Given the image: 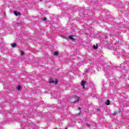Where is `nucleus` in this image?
<instances>
[{"instance_id":"1","label":"nucleus","mask_w":129,"mask_h":129,"mask_svg":"<svg viewBox=\"0 0 129 129\" xmlns=\"http://www.w3.org/2000/svg\"><path fill=\"white\" fill-rule=\"evenodd\" d=\"M113 70H120V67H109L107 70H105V73L107 74H109V75H111L112 74V72H113Z\"/></svg>"},{"instance_id":"2","label":"nucleus","mask_w":129,"mask_h":129,"mask_svg":"<svg viewBox=\"0 0 129 129\" xmlns=\"http://www.w3.org/2000/svg\"><path fill=\"white\" fill-rule=\"evenodd\" d=\"M70 101L71 102V103L78 102V101H79V97H78L77 96H75L74 98H72Z\"/></svg>"},{"instance_id":"3","label":"nucleus","mask_w":129,"mask_h":129,"mask_svg":"<svg viewBox=\"0 0 129 129\" xmlns=\"http://www.w3.org/2000/svg\"><path fill=\"white\" fill-rule=\"evenodd\" d=\"M49 83H55V85L58 84V81H54L53 78H50L49 80Z\"/></svg>"},{"instance_id":"4","label":"nucleus","mask_w":129,"mask_h":129,"mask_svg":"<svg viewBox=\"0 0 129 129\" xmlns=\"http://www.w3.org/2000/svg\"><path fill=\"white\" fill-rule=\"evenodd\" d=\"M85 83H86V82L85 81H82V82H81V85L82 86H83V89H84V88H85Z\"/></svg>"},{"instance_id":"5","label":"nucleus","mask_w":129,"mask_h":129,"mask_svg":"<svg viewBox=\"0 0 129 129\" xmlns=\"http://www.w3.org/2000/svg\"><path fill=\"white\" fill-rule=\"evenodd\" d=\"M11 46L13 47V48H15V47H16L17 46V44L16 43H11Z\"/></svg>"},{"instance_id":"6","label":"nucleus","mask_w":129,"mask_h":129,"mask_svg":"<svg viewBox=\"0 0 129 129\" xmlns=\"http://www.w3.org/2000/svg\"><path fill=\"white\" fill-rule=\"evenodd\" d=\"M110 101H109V100H107L106 102H105V105H109L110 104Z\"/></svg>"},{"instance_id":"7","label":"nucleus","mask_w":129,"mask_h":129,"mask_svg":"<svg viewBox=\"0 0 129 129\" xmlns=\"http://www.w3.org/2000/svg\"><path fill=\"white\" fill-rule=\"evenodd\" d=\"M73 37H74V35H71L69 36V38L70 39H71V40H74V38H73Z\"/></svg>"},{"instance_id":"8","label":"nucleus","mask_w":129,"mask_h":129,"mask_svg":"<svg viewBox=\"0 0 129 129\" xmlns=\"http://www.w3.org/2000/svg\"><path fill=\"white\" fill-rule=\"evenodd\" d=\"M14 15H15V16H19V12L14 11Z\"/></svg>"},{"instance_id":"9","label":"nucleus","mask_w":129,"mask_h":129,"mask_svg":"<svg viewBox=\"0 0 129 129\" xmlns=\"http://www.w3.org/2000/svg\"><path fill=\"white\" fill-rule=\"evenodd\" d=\"M21 89H22V87H21V86H17V90H21Z\"/></svg>"},{"instance_id":"10","label":"nucleus","mask_w":129,"mask_h":129,"mask_svg":"<svg viewBox=\"0 0 129 129\" xmlns=\"http://www.w3.org/2000/svg\"><path fill=\"white\" fill-rule=\"evenodd\" d=\"M58 52H57V51H55L54 52V55H55V56H58Z\"/></svg>"},{"instance_id":"11","label":"nucleus","mask_w":129,"mask_h":129,"mask_svg":"<svg viewBox=\"0 0 129 129\" xmlns=\"http://www.w3.org/2000/svg\"><path fill=\"white\" fill-rule=\"evenodd\" d=\"M93 48H94V49H97V48H98V46H97V45L96 46H95V45H94L93 46Z\"/></svg>"},{"instance_id":"12","label":"nucleus","mask_w":129,"mask_h":129,"mask_svg":"<svg viewBox=\"0 0 129 129\" xmlns=\"http://www.w3.org/2000/svg\"><path fill=\"white\" fill-rule=\"evenodd\" d=\"M42 20H43V21H47V18H46V17H43V18H42Z\"/></svg>"},{"instance_id":"13","label":"nucleus","mask_w":129,"mask_h":129,"mask_svg":"<svg viewBox=\"0 0 129 129\" xmlns=\"http://www.w3.org/2000/svg\"><path fill=\"white\" fill-rule=\"evenodd\" d=\"M25 53L23 51H21V55H24Z\"/></svg>"},{"instance_id":"14","label":"nucleus","mask_w":129,"mask_h":129,"mask_svg":"<svg viewBox=\"0 0 129 129\" xmlns=\"http://www.w3.org/2000/svg\"><path fill=\"white\" fill-rule=\"evenodd\" d=\"M78 109H79V110H81V108L79 107V108H78Z\"/></svg>"},{"instance_id":"15","label":"nucleus","mask_w":129,"mask_h":129,"mask_svg":"<svg viewBox=\"0 0 129 129\" xmlns=\"http://www.w3.org/2000/svg\"><path fill=\"white\" fill-rule=\"evenodd\" d=\"M81 113H82V112L81 111L79 113V114H81Z\"/></svg>"},{"instance_id":"16","label":"nucleus","mask_w":129,"mask_h":129,"mask_svg":"<svg viewBox=\"0 0 129 129\" xmlns=\"http://www.w3.org/2000/svg\"><path fill=\"white\" fill-rule=\"evenodd\" d=\"M87 126H88V127H89V126H90V124H87Z\"/></svg>"},{"instance_id":"17","label":"nucleus","mask_w":129,"mask_h":129,"mask_svg":"<svg viewBox=\"0 0 129 129\" xmlns=\"http://www.w3.org/2000/svg\"><path fill=\"white\" fill-rule=\"evenodd\" d=\"M0 44H2V42H0Z\"/></svg>"},{"instance_id":"18","label":"nucleus","mask_w":129,"mask_h":129,"mask_svg":"<svg viewBox=\"0 0 129 129\" xmlns=\"http://www.w3.org/2000/svg\"><path fill=\"white\" fill-rule=\"evenodd\" d=\"M39 1H43V0H39Z\"/></svg>"}]
</instances>
